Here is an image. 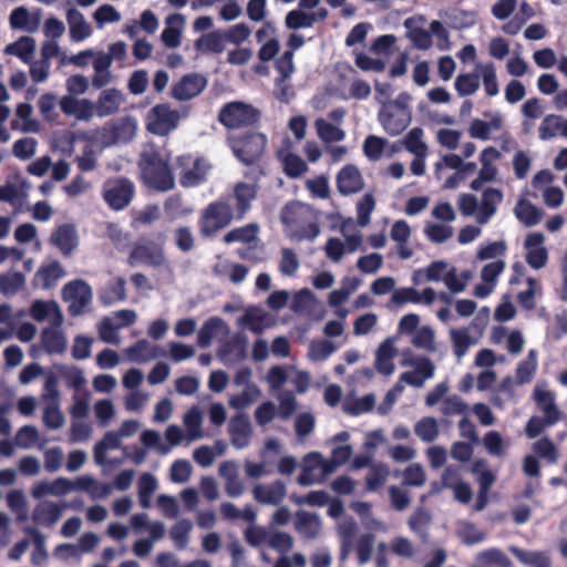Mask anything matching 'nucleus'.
I'll use <instances>...</instances> for the list:
<instances>
[{
    "mask_svg": "<svg viewBox=\"0 0 567 567\" xmlns=\"http://www.w3.org/2000/svg\"><path fill=\"white\" fill-rule=\"evenodd\" d=\"M137 165L141 181L147 188L165 193L175 187V177L168 158H165L156 148L144 150Z\"/></svg>",
    "mask_w": 567,
    "mask_h": 567,
    "instance_id": "nucleus-1",
    "label": "nucleus"
},
{
    "mask_svg": "<svg viewBox=\"0 0 567 567\" xmlns=\"http://www.w3.org/2000/svg\"><path fill=\"white\" fill-rule=\"evenodd\" d=\"M227 144L238 161L250 166L264 155L267 137L254 127L241 133H228Z\"/></svg>",
    "mask_w": 567,
    "mask_h": 567,
    "instance_id": "nucleus-2",
    "label": "nucleus"
},
{
    "mask_svg": "<svg viewBox=\"0 0 567 567\" xmlns=\"http://www.w3.org/2000/svg\"><path fill=\"white\" fill-rule=\"evenodd\" d=\"M234 216L231 205L225 197L210 202L198 216L197 226L200 237L204 239L216 237L236 220Z\"/></svg>",
    "mask_w": 567,
    "mask_h": 567,
    "instance_id": "nucleus-3",
    "label": "nucleus"
},
{
    "mask_svg": "<svg viewBox=\"0 0 567 567\" xmlns=\"http://www.w3.org/2000/svg\"><path fill=\"white\" fill-rule=\"evenodd\" d=\"M261 113L251 104L243 101H231L224 104L218 112V122L226 127L229 133L237 131H247L257 127L260 122Z\"/></svg>",
    "mask_w": 567,
    "mask_h": 567,
    "instance_id": "nucleus-4",
    "label": "nucleus"
},
{
    "mask_svg": "<svg viewBox=\"0 0 567 567\" xmlns=\"http://www.w3.org/2000/svg\"><path fill=\"white\" fill-rule=\"evenodd\" d=\"M175 164L179 184L184 188H194L205 184L213 168L207 158L189 153L177 156Z\"/></svg>",
    "mask_w": 567,
    "mask_h": 567,
    "instance_id": "nucleus-5",
    "label": "nucleus"
},
{
    "mask_svg": "<svg viewBox=\"0 0 567 567\" xmlns=\"http://www.w3.org/2000/svg\"><path fill=\"white\" fill-rule=\"evenodd\" d=\"M166 257L164 248L151 239L141 238L133 246L127 257V264L131 267L137 265L158 268L165 265Z\"/></svg>",
    "mask_w": 567,
    "mask_h": 567,
    "instance_id": "nucleus-6",
    "label": "nucleus"
},
{
    "mask_svg": "<svg viewBox=\"0 0 567 567\" xmlns=\"http://www.w3.org/2000/svg\"><path fill=\"white\" fill-rule=\"evenodd\" d=\"M134 194L135 186L126 177L107 179L103 185V199L113 210L126 208L131 204Z\"/></svg>",
    "mask_w": 567,
    "mask_h": 567,
    "instance_id": "nucleus-7",
    "label": "nucleus"
},
{
    "mask_svg": "<svg viewBox=\"0 0 567 567\" xmlns=\"http://www.w3.org/2000/svg\"><path fill=\"white\" fill-rule=\"evenodd\" d=\"M148 132L165 136L178 125L179 113L167 103L153 106L146 116Z\"/></svg>",
    "mask_w": 567,
    "mask_h": 567,
    "instance_id": "nucleus-8",
    "label": "nucleus"
},
{
    "mask_svg": "<svg viewBox=\"0 0 567 567\" xmlns=\"http://www.w3.org/2000/svg\"><path fill=\"white\" fill-rule=\"evenodd\" d=\"M258 185L255 183L237 182L231 194L225 198L231 205L237 221L243 220L252 207L258 196Z\"/></svg>",
    "mask_w": 567,
    "mask_h": 567,
    "instance_id": "nucleus-9",
    "label": "nucleus"
},
{
    "mask_svg": "<svg viewBox=\"0 0 567 567\" xmlns=\"http://www.w3.org/2000/svg\"><path fill=\"white\" fill-rule=\"evenodd\" d=\"M63 297L65 300H70L69 312L72 316H76L83 312L84 308L92 300V289L82 279H75L68 282L63 287Z\"/></svg>",
    "mask_w": 567,
    "mask_h": 567,
    "instance_id": "nucleus-10",
    "label": "nucleus"
},
{
    "mask_svg": "<svg viewBox=\"0 0 567 567\" xmlns=\"http://www.w3.org/2000/svg\"><path fill=\"white\" fill-rule=\"evenodd\" d=\"M207 80L198 73L183 75L172 86L171 95L177 101H187L198 96L206 87Z\"/></svg>",
    "mask_w": 567,
    "mask_h": 567,
    "instance_id": "nucleus-11",
    "label": "nucleus"
},
{
    "mask_svg": "<svg viewBox=\"0 0 567 567\" xmlns=\"http://www.w3.org/2000/svg\"><path fill=\"white\" fill-rule=\"evenodd\" d=\"M50 244L56 247L64 257L71 256L79 245L75 226L73 224L58 226L50 236Z\"/></svg>",
    "mask_w": 567,
    "mask_h": 567,
    "instance_id": "nucleus-12",
    "label": "nucleus"
},
{
    "mask_svg": "<svg viewBox=\"0 0 567 567\" xmlns=\"http://www.w3.org/2000/svg\"><path fill=\"white\" fill-rule=\"evenodd\" d=\"M228 433L230 442L236 449L247 447L252 435L249 417L244 413L233 416L228 424Z\"/></svg>",
    "mask_w": 567,
    "mask_h": 567,
    "instance_id": "nucleus-13",
    "label": "nucleus"
},
{
    "mask_svg": "<svg viewBox=\"0 0 567 567\" xmlns=\"http://www.w3.org/2000/svg\"><path fill=\"white\" fill-rule=\"evenodd\" d=\"M363 185L362 174L353 164L346 165L337 175V188L342 195L359 193L362 190Z\"/></svg>",
    "mask_w": 567,
    "mask_h": 567,
    "instance_id": "nucleus-14",
    "label": "nucleus"
},
{
    "mask_svg": "<svg viewBox=\"0 0 567 567\" xmlns=\"http://www.w3.org/2000/svg\"><path fill=\"white\" fill-rule=\"evenodd\" d=\"M286 493V484L280 480L268 485L257 484L252 488L254 498L259 504L279 505L284 501Z\"/></svg>",
    "mask_w": 567,
    "mask_h": 567,
    "instance_id": "nucleus-15",
    "label": "nucleus"
},
{
    "mask_svg": "<svg viewBox=\"0 0 567 567\" xmlns=\"http://www.w3.org/2000/svg\"><path fill=\"white\" fill-rule=\"evenodd\" d=\"M124 97L117 89H107L101 92L95 102V114L99 117H105L115 114Z\"/></svg>",
    "mask_w": 567,
    "mask_h": 567,
    "instance_id": "nucleus-16",
    "label": "nucleus"
},
{
    "mask_svg": "<svg viewBox=\"0 0 567 567\" xmlns=\"http://www.w3.org/2000/svg\"><path fill=\"white\" fill-rule=\"evenodd\" d=\"M194 47L203 54H221L226 49L223 29H217L199 37Z\"/></svg>",
    "mask_w": 567,
    "mask_h": 567,
    "instance_id": "nucleus-17",
    "label": "nucleus"
},
{
    "mask_svg": "<svg viewBox=\"0 0 567 567\" xmlns=\"http://www.w3.org/2000/svg\"><path fill=\"white\" fill-rule=\"evenodd\" d=\"M65 504H55L52 502H43L37 505L32 513V520L38 525L52 526L61 517Z\"/></svg>",
    "mask_w": 567,
    "mask_h": 567,
    "instance_id": "nucleus-18",
    "label": "nucleus"
},
{
    "mask_svg": "<svg viewBox=\"0 0 567 567\" xmlns=\"http://www.w3.org/2000/svg\"><path fill=\"white\" fill-rule=\"evenodd\" d=\"M9 21L12 29L35 32L40 27L41 17L39 12L31 14L24 7H18L11 12Z\"/></svg>",
    "mask_w": 567,
    "mask_h": 567,
    "instance_id": "nucleus-19",
    "label": "nucleus"
},
{
    "mask_svg": "<svg viewBox=\"0 0 567 567\" xmlns=\"http://www.w3.org/2000/svg\"><path fill=\"white\" fill-rule=\"evenodd\" d=\"M534 400L537 408L544 413L549 424H556L560 417V411L555 403L553 392L536 388L534 390Z\"/></svg>",
    "mask_w": 567,
    "mask_h": 567,
    "instance_id": "nucleus-20",
    "label": "nucleus"
},
{
    "mask_svg": "<svg viewBox=\"0 0 567 567\" xmlns=\"http://www.w3.org/2000/svg\"><path fill=\"white\" fill-rule=\"evenodd\" d=\"M380 122L389 135L396 136L409 126L411 115L405 109H402L398 112L381 114Z\"/></svg>",
    "mask_w": 567,
    "mask_h": 567,
    "instance_id": "nucleus-21",
    "label": "nucleus"
},
{
    "mask_svg": "<svg viewBox=\"0 0 567 567\" xmlns=\"http://www.w3.org/2000/svg\"><path fill=\"white\" fill-rule=\"evenodd\" d=\"M40 342L49 354H61L66 349L65 336L59 328L48 327L42 329Z\"/></svg>",
    "mask_w": 567,
    "mask_h": 567,
    "instance_id": "nucleus-22",
    "label": "nucleus"
},
{
    "mask_svg": "<svg viewBox=\"0 0 567 567\" xmlns=\"http://www.w3.org/2000/svg\"><path fill=\"white\" fill-rule=\"evenodd\" d=\"M65 275V271L58 260L51 261L48 265H42L35 272L34 280L43 289L54 287L60 278Z\"/></svg>",
    "mask_w": 567,
    "mask_h": 567,
    "instance_id": "nucleus-23",
    "label": "nucleus"
},
{
    "mask_svg": "<svg viewBox=\"0 0 567 567\" xmlns=\"http://www.w3.org/2000/svg\"><path fill=\"white\" fill-rule=\"evenodd\" d=\"M35 51V41L33 38L23 35L16 42L8 44L3 52L19 58L23 63H31Z\"/></svg>",
    "mask_w": 567,
    "mask_h": 567,
    "instance_id": "nucleus-24",
    "label": "nucleus"
},
{
    "mask_svg": "<svg viewBox=\"0 0 567 567\" xmlns=\"http://www.w3.org/2000/svg\"><path fill=\"white\" fill-rule=\"evenodd\" d=\"M167 27L162 32V41L167 48L174 49L181 44V27L184 24V17L179 13H174L166 19Z\"/></svg>",
    "mask_w": 567,
    "mask_h": 567,
    "instance_id": "nucleus-25",
    "label": "nucleus"
},
{
    "mask_svg": "<svg viewBox=\"0 0 567 567\" xmlns=\"http://www.w3.org/2000/svg\"><path fill=\"white\" fill-rule=\"evenodd\" d=\"M503 199V195L501 190L488 187L483 192L482 195V204L480 208V213L477 216V220L480 224H485L488 219L495 214L496 206Z\"/></svg>",
    "mask_w": 567,
    "mask_h": 567,
    "instance_id": "nucleus-26",
    "label": "nucleus"
},
{
    "mask_svg": "<svg viewBox=\"0 0 567 567\" xmlns=\"http://www.w3.org/2000/svg\"><path fill=\"white\" fill-rule=\"evenodd\" d=\"M73 491L89 492L93 498L105 497L111 493L112 486L106 483H99L89 475L80 476L72 481Z\"/></svg>",
    "mask_w": 567,
    "mask_h": 567,
    "instance_id": "nucleus-27",
    "label": "nucleus"
},
{
    "mask_svg": "<svg viewBox=\"0 0 567 567\" xmlns=\"http://www.w3.org/2000/svg\"><path fill=\"white\" fill-rule=\"evenodd\" d=\"M502 118L499 115H495L492 117L489 122H485L480 118H475L472 121L468 127V134L473 138L487 141L491 138L492 130H501L502 128Z\"/></svg>",
    "mask_w": 567,
    "mask_h": 567,
    "instance_id": "nucleus-28",
    "label": "nucleus"
},
{
    "mask_svg": "<svg viewBox=\"0 0 567 567\" xmlns=\"http://www.w3.org/2000/svg\"><path fill=\"white\" fill-rule=\"evenodd\" d=\"M303 461L305 465L297 478V482L301 486H309L312 485L316 481L313 471L319 467L326 468V463L323 462L321 455L316 452L307 454Z\"/></svg>",
    "mask_w": 567,
    "mask_h": 567,
    "instance_id": "nucleus-29",
    "label": "nucleus"
},
{
    "mask_svg": "<svg viewBox=\"0 0 567 567\" xmlns=\"http://www.w3.org/2000/svg\"><path fill=\"white\" fill-rule=\"evenodd\" d=\"M515 215L517 219L526 227H532L540 223L543 212L530 202L522 199L515 207Z\"/></svg>",
    "mask_w": 567,
    "mask_h": 567,
    "instance_id": "nucleus-30",
    "label": "nucleus"
},
{
    "mask_svg": "<svg viewBox=\"0 0 567 567\" xmlns=\"http://www.w3.org/2000/svg\"><path fill=\"white\" fill-rule=\"evenodd\" d=\"M259 226L256 223H250L241 227L229 230L223 238L225 244L244 243L251 244L257 240Z\"/></svg>",
    "mask_w": 567,
    "mask_h": 567,
    "instance_id": "nucleus-31",
    "label": "nucleus"
},
{
    "mask_svg": "<svg viewBox=\"0 0 567 567\" xmlns=\"http://www.w3.org/2000/svg\"><path fill=\"white\" fill-rule=\"evenodd\" d=\"M30 315L37 321H43L50 316L54 315L56 317L55 324L59 327L62 322V315L60 312L59 306L53 300H35L31 306Z\"/></svg>",
    "mask_w": 567,
    "mask_h": 567,
    "instance_id": "nucleus-32",
    "label": "nucleus"
},
{
    "mask_svg": "<svg viewBox=\"0 0 567 567\" xmlns=\"http://www.w3.org/2000/svg\"><path fill=\"white\" fill-rule=\"evenodd\" d=\"M321 523L316 514L299 513L296 529L307 539H313L319 535Z\"/></svg>",
    "mask_w": 567,
    "mask_h": 567,
    "instance_id": "nucleus-33",
    "label": "nucleus"
},
{
    "mask_svg": "<svg viewBox=\"0 0 567 567\" xmlns=\"http://www.w3.org/2000/svg\"><path fill=\"white\" fill-rule=\"evenodd\" d=\"M414 433L422 442H434L440 435L437 420L433 416H423L414 424Z\"/></svg>",
    "mask_w": 567,
    "mask_h": 567,
    "instance_id": "nucleus-34",
    "label": "nucleus"
},
{
    "mask_svg": "<svg viewBox=\"0 0 567 567\" xmlns=\"http://www.w3.org/2000/svg\"><path fill=\"white\" fill-rule=\"evenodd\" d=\"M125 280L122 277L110 282L100 293V300L104 306H110L126 298Z\"/></svg>",
    "mask_w": 567,
    "mask_h": 567,
    "instance_id": "nucleus-35",
    "label": "nucleus"
},
{
    "mask_svg": "<svg viewBox=\"0 0 567 567\" xmlns=\"http://www.w3.org/2000/svg\"><path fill=\"white\" fill-rule=\"evenodd\" d=\"M404 27L408 29V38L412 41L413 45L419 50H427L432 45L431 32L423 28L413 27V20L406 19Z\"/></svg>",
    "mask_w": 567,
    "mask_h": 567,
    "instance_id": "nucleus-36",
    "label": "nucleus"
},
{
    "mask_svg": "<svg viewBox=\"0 0 567 567\" xmlns=\"http://www.w3.org/2000/svg\"><path fill=\"white\" fill-rule=\"evenodd\" d=\"M390 474L389 466L383 463L372 464L365 476V488L369 492H374L381 487Z\"/></svg>",
    "mask_w": 567,
    "mask_h": 567,
    "instance_id": "nucleus-37",
    "label": "nucleus"
},
{
    "mask_svg": "<svg viewBox=\"0 0 567 567\" xmlns=\"http://www.w3.org/2000/svg\"><path fill=\"white\" fill-rule=\"evenodd\" d=\"M431 514L424 507H417L409 518L410 529L421 538L427 536V528L431 524Z\"/></svg>",
    "mask_w": 567,
    "mask_h": 567,
    "instance_id": "nucleus-38",
    "label": "nucleus"
},
{
    "mask_svg": "<svg viewBox=\"0 0 567 567\" xmlns=\"http://www.w3.org/2000/svg\"><path fill=\"white\" fill-rule=\"evenodd\" d=\"M157 488L156 478L150 473H143L138 480V501L143 508L151 506V495Z\"/></svg>",
    "mask_w": 567,
    "mask_h": 567,
    "instance_id": "nucleus-39",
    "label": "nucleus"
},
{
    "mask_svg": "<svg viewBox=\"0 0 567 567\" xmlns=\"http://www.w3.org/2000/svg\"><path fill=\"white\" fill-rule=\"evenodd\" d=\"M306 207L298 202L287 203L280 213V220L286 226H298L302 221Z\"/></svg>",
    "mask_w": 567,
    "mask_h": 567,
    "instance_id": "nucleus-40",
    "label": "nucleus"
},
{
    "mask_svg": "<svg viewBox=\"0 0 567 567\" xmlns=\"http://www.w3.org/2000/svg\"><path fill=\"white\" fill-rule=\"evenodd\" d=\"M454 86L460 96L472 95L480 87V76L475 73L458 74L455 79Z\"/></svg>",
    "mask_w": 567,
    "mask_h": 567,
    "instance_id": "nucleus-41",
    "label": "nucleus"
},
{
    "mask_svg": "<svg viewBox=\"0 0 567 567\" xmlns=\"http://www.w3.org/2000/svg\"><path fill=\"white\" fill-rule=\"evenodd\" d=\"M533 451L548 463L554 464L559 458V451L554 442L545 436L533 444Z\"/></svg>",
    "mask_w": 567,
    "mask_h": 567,
    "instance_id": "nucleus-42",
    "label": "nucleus"
},
{
    "mask_svg": "<svg viewBox=\"0 0 567 567\" xmlns=\"http://www.w3.org/2000/svg\"><path fill=\"white\" fill-rule=\"evenodd\" d=\"M451 340L453 343V351L457 358H462L466 354L468 348L474 343L471 336L468 334L467 329H452Z\"/></svg>",
    "mask_w": 567,
    "mask_h": 567,
    "instance_id": "nucleus-43",
    "label": "nucleus"
},
{
    "mask_svg": "<svg viewBox=\"0 0 567 567\" xmlns=\"http://www.w3.org/2000/svg\"><path fill=\"white\" fill-rule=\"evenodd\" d=\"M275 68L279 73L276 79V85L285 83L295 72L293 55L291 51H285L275 62Z\"/></svg>",
    "mask_w": 567,
    "mask_h": 567,
    "instance_id": "nucleus-44",
    "label": "nucleus"
},
{
    "mask_svg": "<svg viewBox=\"0 0 567 567\" xmlns=\"http://www.w3.org/2000/svg\"><path fill=\"white\" fill-rule=\"evenodd\" d=\"M223 32L226 43H231L239 47L241 43L248 40L251 34V29L247 23L240 22L227 29H223Z\"/></svg>",
    "mask_w": 567,
    "mask_h": 567,
    "instance_id": "nucleus-45",
    "label": "nucleus"
},
{
    "mask_svg": "<svg viewBox=\"0 0 567 567\" xmlns=\"http://www.w3.org/2000/svg\"><path fill=\"white\" fill-rule=\"evenodd\" d=\"M536 352L535 350H530L527 358L519 362L516 368V379L518 383L524 384L530 382L536 371Z\"/></svg>",
    "mask_w": 567,
    "mask_h": 567,
    "instance_id": "nucleus-46",
    "label": "nucleus"
},
{
    "mask_svg": "<svg viewBox=\"0 0 567 567\" xmlns=\"http://www.w3.org/2000/svg\"><path fill=\"white\" fill-rule=\"evenodd\" d=\"M412 343L414 347L419 349H423L429 352H434L436 350V346L433 329L429 326H423L420 329H417L412 339Z\"/></svg>",
    "mask_w": 567,
    "mask_h": 567,
    "instance_id": "nucleus-47",
    "label": "nucleus"
},
{
    "mask_svg": "<svg viewBox=\"0 0 567 567\" xmlns=\"http://www.w3.org/2000/svg\"><path fill=\"white\" fill-rule=\"evenodd\" d=\"M423 130L421 127H413L404 138L405 148L414 155H426L427 146L422 141Z\"/></svg>",
    "mask_w": 567,
    "mask_h": 567,
    "instance_id": "nucleus-48",
    "label": "nucleus"
},
{
    "mask_svg": "<svg viewBox=\"0 0 567 567\" xmlns=\"http://www.w3.org/2000/svg\"><path fill=\"white\" fill-rule=\"evenodd\" d=\"M285 23L290 30L311 28L313 25V16L301 9L291 10L287 13Z\"/></svg>",
    "mask_w": 567,
    "mask_h": 567,
    "instance_id": "nucleus-49",
    "label": "nucleus"
},
{
    "mask_svg": "<svg viewBox=\"0 0 567 567\" xmlns=\"http://www.w3.org/2000/svg\"><path fill=\"white\" fill-rule=\"evenodd\" d=\"M259 395L260 390L256 384H247L243 392L230 396L229 405L238 410L245 409Z\"/></svg>",
    "mask_w": 567,
    "mask_h": 567,
    "instance_id": "nucleus-50",
    "label": "nucleus"
},
{
    "mask_svg": "<svg viewBox=\"0 0 567 567\" xmlns=\"http://www.w3.org/2000/svg\"><path fill=\"white\" fill-rule=\"evenodd\" d=\"M561 123L560 116L555 114L546 115L538 128L539 138L547 141L555 137L558 132L561 133Z\"/></svg>",
    "mask_w": 567,
    "mask_h": 567,
    "instance_id": "nucleus-51",
    "label": "nucleus"
},
{
    "mask_svg": "<svg viewBox=\"0 0 567 567\" xmlns=\"http://www.w3.org/2000/svg\"><path fill=\"white\" fill-rule=\"evenodd\" d=\"M318 135L324 142H340L344 138L346 133L340 127L326 122L322 118L317 120L316 122Z\"/></svg>",
    "mask_w": 567,
    "mask_h": 567,
    "instance_id": "nucleus-52",
    "label": "nucleus"
},
{
    "mask_svg": "<svg viewBox=\"0 0 567 567\" xmlns=\"http://www.w3.org/2000/svg\"><path fill=\"white\" fill-rule=\"evenodd\" d=\"M308 171L306 162L298 155L289 153L284 158V172L290 178L300 177Z\"/></svg>",
    "mask_w": 567,
    "mask_h": 567,
    "instance_id": "nucleus-53",
    "label": "nucleus"
},
{
    "mask_svg": "<svg viewBox=\"0 0 567 567\" xmlns=\"http://www.w3.org/2000/svg\"><path fill=\"white\" fill-rule=\"evenodd\" d=\"M192 527L193 525L188 519L178 520L172 526L169 534L177 549H184L187 546Z\"/></svg>",
    "mask_w": 567,
    "mask_h": 567,
    "instance_id": "nucleus-54",
    "label": "nucleus"
},
{
    "mask_svg": "<svg viewBox=\"0 0 567 567\" xmlns=\"http://www.w3.org/2000/svg\"><path fill=\"white\" fill-rule=\"evenodd\" d=\"M426 474L424 468L419 463L410 464L403 471V484L406 486L421 487L425 484Z\"/></svg>",
    "mask_w": 567,
    "mask_h": 567,
    "instance_id": "nucleus-55",
    "label": "nucleus"
},
{
    "mask_svg": "<svg viewBox=\"0 0 567 567\" xmlns=\"http://www.w3.org/2000/svg\"><path fill=\"white\" fill-rule=\"evenodd\" d=\"M127 355L131 361L134 362H146L150 359L154 358L155 354L152 351L151 344L147 340H138L132 347L127 349Z\"/></svg>",
    "mask_w": 567,
    "mask_h": 567,
    "instance_id": "nucleus-56",
    "label": "nucleus"
},
{
    "mask_svg": "<svg viewBox=\"0 0 567 567\" xmlns=\"http://www.w3.org/2000/svg\"><path fill=\"white\" fill-rule=\"evenodd\" d=\"M386 141L375 135H369L363 142V153L370 161L381 158Z\"/></svg>",
    "mask_w": 567,
    "mask_h": 567,
    "instance_id": "nucleus-57",
    "label": "nucleus"
},
{
    "mask_svg": "<svg viewBox=\"0 0 567 567\" xmlns=\"http://www.w3.org/2000/svg\"><path fill=\"white\" fill-rule=\"evenodd\" d=\"M406 302L420 303L422 302V297L419 291L412 287L395 289L391 296L389 301V307L392 303L396 306L404 305Z\"/></svg>",
    "mask_w": 567,
    "mask_h": 567,
    "instance_id": "nucleus-58",
    "label": "nucleus"
},
{
    "mask_svg": "<svg viewBox=\"0 0 567 567\" xmlns=\"http://www.w3.org/2000/svg\"><path fill=\"white\" fill-rule=\"evenodd\" d=\"M375 206V199L372 194H365L357 204L358 224L361 227L370 223V216Z\"/></svg>",
    "mask_w": 567,
    "mask_h": 567,
    "instance_id": "nucleus-59",
    "label": "nucleus"
},
{
    "mask_svg": "<svg viewBox=\"0 0 567 567\" xmlns=\"http://www.w3.org/2000/svg\"><path fill=\"white\" fill-rule=\"evenodd\" d=\"M174 239L177 248L183 252H189L195 248V238L188 226H179L174 230Z\"/></svg>",
    "mask_w": 567,
    "mask_h": 567,
    "instance_id": "nucleus-60",
    "label": "nucleus"
},
{
    "mask_svg": "<svg viewBox=\"0 0 567 567\" xmlns=\"http://www.w3.org/2000/svg\"><path fill=\"white\" fill-rule=\"evenodd\" d=\"M374 535L367 533L359 537L357 543V555L360 565L367 564L372 556Z\"/></svg>",
    "mask_w": 567,
    "mask_h": 567,
    "instance_id": "nucleus-61",
    "label": "nucleus"
},
{
    "mask_svg": "<svg viewBox=\"0 0 567 567\" xmlns=\"http://www.w3.org/2000/svg\"><path fill=\"white\" fill-rule=\"evenodd\" d=\"M17 117L22 121L21 130L24 132H38L40 124L31 118L32 106L28 103H20L16 110Z\"/></svg>",
    "mask_w": 567,
    "mask_h": 567,
    "instance_id": "nucleus-62",
    "label": "nucleus"
},
{
    "mask_svg": "<svg viewBox=\"0 0 567 567\" xmlns=\"http://www.w3.org/2000/svg\"><path fill=\"white\" fill-rule=\"evenodd\" d=\"M224 324L223 319L218 317L209 318L198 332V344L200 347H207L210 343L212 338L216 330H218Z\"/></svg>",
    "mask_w": 567,
    "mask_h": 567,
    "instance_id": "nucleus-63",
    "label": "nucleus"
},
{
    "mask_svg": "<svg viewBox=\"0 0 567 567\" xmlns=\"http://www.w3.org/2000/svg\"><path fill=\"white\" fill-rule=\"evenodd\" d=\"M299 268V260L291 248L281 249L279 270L282 275L293 276Z\"/></svg>",
    "mask_w": 567,
    "mask_h": 567,
    "instance_id": "nucleus-64",
    "label": "nucleus"
}]
</instances>
